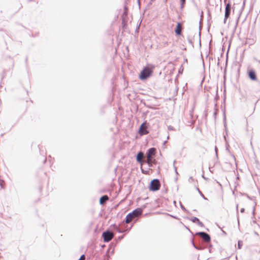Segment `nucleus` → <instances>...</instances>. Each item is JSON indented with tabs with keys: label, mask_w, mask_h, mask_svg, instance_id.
Returning a JSON list of instances; mask_svg holds the SVG:
<instances>
[{
	"label": "nucleus",
	"mask_w": 260,
	"mask_h": 260,
	"mask_svg": "<svg viewBox=\"0 0 260 260\" xmlns=\"http://www.w3.org/2000/svg\"><path fill=\"white\" fill-rule=\"evenodd\" d=\"M192 111H193L192 110L191 111H190V116H191V117H192V114L191 113V112H192Z\"/></svg>",
	"instance_id": "obj_58"
},
{
	"label": "nucleus",
	"mask_w": 260,
	"mask_h": 260,
	"mask_svg": "<svg viewBox=\"0 0 260 260\" xmlns=\"http://www.w3.org/2000/svg\"><path fill=\"white\" fill-rule=\"evenodd\" d=\"M191 244H192V246H193V247L196 249H198V248H197V246H198V245L194 243V241H193V239H191Z\"/></svg>",
	"instance_id": "obj_29"
},
{
	"label": "nucleus",
	"mask_w": 260,
	"mask_h": 260,
	"mask_svg": "<svg viewBox=\"0 0 260 260\" xmlns=\"http://www.w3.org/2000/svg\"><path fill=\"white\" fill-rule=\"evenodd\" d=\"M223 121H224V130H225V134H224L223 137H224L225 141L226 142V136L228 135V132L226 123V115H225V112H224V113H223Z\"/></svg>",
	"instance_id": "obj_9"
},
{
	"label": "nucleus",
	"mask_w": 260,
	"mask_h": 260,
	"mask_svg": "<svg viewBox=\"0 0 260 260\" xmlns=\"http://www.w3.org/2000/svg\"><path fill=\"white\" fill-rule=\"evenodd\" d=\"M196 189L198 190L200 195L203 198V199H204L205 200H208L207 198L205 197V196L203 194V193L201 191L198 187H196Z\"/></svg>",
	"instance_id": "obj_20"
},
{
	"label": "nucleus",
	"mask_w": 260,
	"mask_h": 260,
	"mask_svg": "<svg viewBox=\"0 0 260 260\" xmlns=\"http://www.w3.org/2000/svg\"><path fill=\"white\" fill-rule=\"evenodd\" d=\"M145 208V206H143L142 207L137 208L129 212L127 214L125 219L123 220L122 222H125V223H128L132 219L136 216H138L143 213V209Z\"/></svg>",
	"instance_id": "obj_2"
},
{
	"label": "nucleus",
	"mask_w": 260,
	"mask_h": 260,
	"mask_svg": "<svg viewBox=\"0 0 260 260\" xmlns=\"http://www.w3.org/2000/svg\"><path fill=\"white\" fill-rule=\"evenodd\" d=\"M196 235L201 236L205 242H209L211 241V236L205 232H198L196 233Z\"/></svg>",
	"instance_id": "obj_6"
},
{
	"label": "nucleus",
	"mask_w": 260,
	"mask_h": 260,
	"mask_svg": "<svg viewBox=\"0 0 260 260\" xmlns=\"http://www.w3.org/2000/svg\"><path fill=\"white\" fill-rule=\"evenodd\" d=\"M109 199V198L107 195H103L100 198L99 203L101 205L103 206Z\"/></svg>",
	"instance_id": "obj_10"
},
{
	"label": "nucleus",
	"mask_w": 260,
	"mask_h": 260,
	"mask_svg": "<svg viewBox=\"0 0 260 260\" xmlns=\"http://www.w3.org/2000/svg\"><path fill=\"white\" fill-rule=\"evenodd\" d=\"M215 154L217 159H218V153H217V147H215Z\"/></svg>",
	"instance_id": "obj_36"
},
{
	"label": "nucleus",
	"mask_w": 260,
	"mask_h": 260,
	"mask_svg": "<svg viewBox=\"0 0 260 260\" xmlns=\"http://www.w3.org/2000/svg\"><path fill=\"white\" fill-rule=\"evenodd\" d=\"M224 3L225 4V9H231V4L229 3H226V0H224Z\"/></svg>",
	"instance_id": "obj_18"
},
{
	"label": "nucleus",
	"mask_w": 260,
	"mask_h": 260,
	"mask_svg": "<svg viewBox=\"0 0 260 260\" xmlns=\"http://www.w3.org/2000/svg\"><path fill=\"white\" fill-rule=\"evenodd\" d=\"M102 237L103 239V241L105 243H107L112 240L114 237V235L109 230H107L103 232Z\"/></svg>",
	"instance_id": "obj_5"
},
{
	"label": "nucleus",
	"mask_w": 260,
	"mask_h": 260,
	"mask_svg": "<svg viewBox=\"0 0 260 260\" xmlns=\"http://www.w3.org/2000/svg\"><path fill=\"white\" fill-rule=\"evenodd\" d=\"M167 140L165 141L164 142V143H163V145H166V144L167 143Z\"/></svg>",
	"instance_id": "obj_56"
},
{
	"label": "nucleus",
	"mask_w": 260,
	"mask_h": 260,
	"mask_svg": "<svg viewBox=\"0 0 260 260\" xmlns=\"http://www.w3.org/2000/svg\"><path fill=\"white\" fill-rule=\"evenodd\" d=\"M180 8L181 9H182L184 8V5L185 4L186 0H180Z\"/></svg>",
	"instance_id": "obj_21"
},
{
	"label": "nucleus",
	"mask_w": 260,
	"mask_h": 260,
	"mask_svg": "<svg viewBox=\"0 0 260 260\" xmlns=\"http://www.w3.org/2000/svg\"><path fill=\"white\" fill-rule=\"evenodd\" d=\"M202 177L205 180H208L209 179L208 178L206 177L204 174L202 175Z\"/></svg>",
	"instance_id": "obj_43"
},
{
	"label": "nucleus",
	"mask_w": 260,
	"mask_h": 260,
	"mask_svg": "<svg viewBox=\"0 0 260 260\" xmlns=\"http://www.w3.org/2000/svg\"><path fill=\"white\" fill-rule=\"evenodd\" d=\"M184 62H187V58H184Z\"/></svg>",
	"instance_id": "obj_64"
},
{
	"label": "nucleus",
	"mask_w": 260,
	"mask_h": 260,
	"mask_svg": "<svg viewBox=\"0 0 260 260\" xmlns=\"http://www.w3.org/2000/svg\"><path fill=\"white\" fill-rule=\"evenodd\" d=\"M155 0H150L148 4L147 5V7H149Z\"/></svg>",
	"instance_id": "obj_41"
},
{
	"label": "nucleus",
	"mask_w": 260,
	"mask_h": 260,
	"mask_svg": "<svg viewBox=\"0 0 260 260\" xmlns=\"http://www.w3.org/2000/svg\"><path fill=\"white\" fill-rule=\"evenodd\" d=\"M244 6H245V1H244L243 3V6H242V8H244Z\"/></svg>",
	"instance_id": "obj_61"
},
{
	"label": "nucleus",
	"mask_w": 260,
	"mask_h": 260,
	"mask_svg": "<svg viewBox=\"0 0 260 260\" xmlns=\"http://www.w3.org/2000/svg\"><path fill=\"white\" fill-rule=\"evenodd\" d=\"M245 212V209L244 208H242L240 210V212L243 213Z\"/></svg>",
	"instance_id": "obj_46"
},
{
	"label": "nucleus",
	"mask_w": 260,
	"mask_h": 260,
	"mask_svg": "<svg viewBox=\"0 0 260 260\" xmlns=\"http://www.w3.org/2000/svg\"><path fill=\"white\" fill-rule=\"evenodd\" d=\"M127 20H126V18H123L122 20V22H121V24H122V28L123 29H125L127 27Z\"/></svg>",
	"instance_id": "obj_17"
},
{
	"label": "nucleus",
	"mask_w": 260,
	"mask_h": 260,
	"mask_svg": "<svg viewBox=\"0 0 260 260\" xmlns=\"http://www.w3.org/2000/svg\"><path fill=\"white\" fill-rule=\"evenodd\" d=\"M186 219L191 221L193 223H197V222L200 220L198 217H186Z\"/></svg>",
	"instance_id": "obj_16"
},
{
	"label": "nucleus",
	"mask_w": 260,
	"mask_h": 260,
	"mask_svg": "<svg viewBox=\"0 0 260 260\" xmlns=\"http://www.w3.org/2000/svg\"><path fill=\"white\" fill-rule=\"evenodd\" d=\"M85 259V255L84 254H82L78 260H83Z\"/></svg>",
	"instance_id": "obj_31"
},
{
	"label": "nucleus",
	"mask_w": 260,
	"mask_h": 260,
	"mask_svg": "<svg viewBox=\"0 0 260 260\" xmlns=\"http://www.w3.org/2000/svg\"><path fill=\"white\" fill-rule=\"evenodd\" d=\"M231 9H225L224 18L223 20V23H226V20L230 17L231 14Z\"/></svg>",
	"instance_id": "obj_13"
},
{
	"label": "nucleus",
	"mask_w": 260,
	"mask_h": 260,
	"mask_svg": "<svg viewBox=\"0 0 260 260\" xmlns=\"http://www.w3.org/2000/svg\"><path fill=\"white\" fill-rule=\"evenodd\" d=\"M179 204L180 208L183 211H185L187 214H190L189 211L185 208V207L182 204L181 202H179Z\"/></svg>",
	"instance_id": "obj_19"
},
{
	"label": "nucleus",
	"mask_w": 260,
	"mask_h": 260,
	"mask_svg": "<svg viewBox=\"0 0 260 260\" xmlns=\"http://www.w3.org/2000/svg\"><path fill=\"white\" fill-rule=\"evenodd\" d=\"M229 257L221 259V260H229Z\"/></svg>",
	"instance_id": "obj_53"
},
{
	"label": "nucleus",
	"mask_w": 260,
	"mask_h": 260,
	"mask_svg": "<svg viewBox=\"0 0 260 260\" xmlns=\"http://www.w3.org/2000/svg\"><path fill=\"white\" fill-rule=\"evenodd\" d=\"M214 111H218L217 104H215V105H214Z\"/></svg>",
	"instance_id": "obj_44"
},
{
	"label": "nucleus",
	"mask_w": 260,
	"mask_h": 260,
	"mask_svg": "<svg viewBox=\"0 0 260 260\" xmlns=\"http://www.w3.org/2000/svg\"><path fill=\"white\" fill-rule=\"evenodd\" d=\"M144 153L142 151H139L136 155V159L138 163L142 164Z\"/></svg>",
	"instance_id": "obj_8"
},
{
	"label": "nucleus",
	"mask_w": 260,
	"mask_h": 260,
	"mask_svg": "<svg viewBox=\"0 0 260 260\" xmlns=\"http://www.w3.org/2000/svg\"><path fill=\"white\" fill-rule=\"evenodd\" d=\"M222 233H223L224 235H226V233L225 231H224L223 230H222Z\"/></svg>",
	"instance_id": "obj_55"
},
{
	"label": "nucleus",
	"mask_w": 260,
	"mask_h": 260,
	"mask_svg": "<svg viewBox=\"0 0 260 260\" xmlns=\"http://www.w3.org/2000/svg\"><path fill=\"white\" fill-rule=\"evenodd\" d=\"M123 9H124V11H123V15H126L127 13H128V8H127V7L126 6V5H124V7H123Z\"/></svg>",
	"instance_id": "obj_24"
},
{
	"label": "nucleus",
	"mask_w": 260,
	"mask_h": 260,
	"mask_svg": "<svg viewBox=\"0 0 260 260\" xmlns=\"http://www.w3.org/2000/svg\"><path fill=\"white\" fill-rule=\"evenodd\" d=\"M4 185H5V181L3 180L0 179V186L2 188H4Z\"/></svg>",
	"instance_id": "obj_26"
},
{
	"label": "nucleus",
	"mask_w": 260,
	"mask_h": 260,
	"mask_svg": "<svg viewBox=\"0 0 260 260\" xmlns=\"http://www.w3.org/2000/svg\"><path fill=\"white\" fill-rule=\"evenodd\" d=\"M219 64H220V62H219V57H218V62H217V66H219Z\"/></svg>",
	"instance_id": "obj_51"
},
{
	"label": "nucleus",
	"mask_w": 260,
	"mask_h": 260,
	"mask_svg": "<svg viewBox=\"0 0 260 260\" xmlns=\"http://www.w3.org/2000/svg\"><path fill=\"white\" fill-rule=\"evenodd\" d=\"M175 162H176V160H174L173 162V167H174V169L175 170H176V169H177V167L175 165Z\"/></svg>",
	"instance_id": "obj_45"
},
{
	"label": "nucleus",
	"mask_w": 260,
	"mask_h": 260,
	"mask_svg": "<svg viewBox=\"0 0 260 260\" xmlns=\"http://www.w3.org/2000/svg\"><path fill=\"white\" fill-rule=\"evenodd\" d=\"M156 152V149L155 148L151 147L149 148L146 152V155L149 156H154Z\"/></svg>",
	"instance_id": "obj_12"
},
{
	"label": "nucleus",
	"mask_w": 260,
	"mask_h": 260,
	"mask_svg": "<svg viewBox=\"0 0 260 260\" xmlns=\"http://www.w3.org/2000/svg\"><path fill=\"white\" fill-rule=\"evenodd\" d=\"M174 31L176 34V36H181L182 35V32L181 31V23L178 22L175 28Z\"/></svg>",
	"instance_id": "obj_11"
},
{
	"label": "nucleus",
	"mask_w": 260,
	"mask_h": 260,
	"mask_svg": "<svg viewBox=\"0 0 260 260\" xmlns=\"http://www.w3.org/2000/svg\"><path fill=\"white\" fill-rule=\"evenodd\" d=\"M209 247H210V248H209V252H211V248H212V245H210Z\"/></svg>",
	"instance_id": "obj_50"
},
{
	"label": "nucleus",
	"mask_w": 260,
	"mask_h": 260,
	"mask_svg": "<svg viewBox=\"0 0 260 260\" xmlns=\"http://www.w3.org/2000/svg\"><path fill=\"white\" fill-rule=\"evenodd\" d=\"M160 187V183L158 179H152L148 186V188L150 191L155 192L159 190Z\"/></svg>",
	"instance_id": "obj_3"
},
{
	"label": "nucleus",
	"mask_w": 260,
	"mask_h": 260,
	"mask_svg": "<svg viewBox=\"0 0 260 260\" xmlns=\"http://www.w3.org/2000/svg\"><path fill=\"white\" fill-rule=\"evenodd\" d=\"M127 14L128 13H127L126 15H123V13L121 15V19L122 20L123 18H126V20H127Z\"/></svg>",
	"instance_id": "obj_33"
},
{
	"label": "nucleus",
	"mask_w": 260,
	"mask_h": 260,
	"mask_svg": "<svg viewBox=\"0 0 260 260\" xmlns=\"http://www.w3.org/2000/svg\"><path fill=\"white\" fill-rule=\"evenodd\" d=\"M219 99V96L218 95V87H217V89H216V95H215V96L214 98V101H217V100H218Z\"/></svg>",
	"instance_id": "obj_25"
},
{
	"label": "nucleus",
	"mask_w": 260,
	"mask_h": 260,
	"mask_svg": "<svg viewBox=\"0 0 260 260\" xmlns=\"http://www.w3.org/2000/svg\"><path fill=\"white\" fill-rule=\"evenodd\" d=\"M147 164H148V166L149 167H153V165L152 164V162L151 161H147Z\"/></svg>",
	"instance_id": "obj_37"
},
{
	"label": "nucleus",
	"mask_w": 260,
	"mask_h": 260,
	"mask_svg": "<svg viewBox=\"0 0 260 260\" xmlns=\"http://www.w3.org/2000/svg\"><path fill=\"white\" fill-rule=\"evenodd\" d=\"M217 111H214V112L213 113V116H214L215 120L216 119V117H217Z\"/></svg>",
	"instance_id": "obj_34"
},
{
	"label": "nucleus",
	"mask_w": 260,
	"mask_h": 260,
	"mask_svg": "<svg viewBox=\"0 0 260 260\" xmlns=\"http://www.w3.org/2000/svg\"><path fill=\"white\" fill-rule=\"evenodd\" d=\"M188 41L190 44H191L192 46H193V43L192 41L188 38Z\"/></svg>",
	"instance_id": "obj_40"
},
{
	"label": "nucleus",
	"mask_w": 260,
	"mask_h": 260,
	"mask_svg": "<svg viewBox=\"0 0 260 260\" xmlns=\"http://www.w3.org/2000/svg\"><path fill=\"white\" fill-rule=\"evenodd\" d=\"M216 183H218L219 184V185L220 186V187L221 188H222V185L221 184V183L220 182H219L218 181H217V180H215Z\"/></svg>",
	"instance_id": "obj_47"
},
{
	"label": "nucleus",
	"mask_w": 260,
	"mask_h": 260,
	"mask_svg": "<svg viewBox=\"0 0 260 260\" xmlns=\"http://www.w3.org/2000/svg\"><path fill=\"white\" fill-rule=\"evenodd\" d=\"M224 51V49L223 48H222V52H221V54H220V57H222V55H223V51Z\"/></svg>",
	"instance_id": "obj_48"
},
{
	"label": "nucleus",
	"mask_w": 260,
	"mask_h": 260,
	"mask_svg": "<svg viewBox=\"0 0 260 260\" xmlns=\"http://www.w3.org/2000/svg\"><path fill=\"white\" fill-rule=\"evenodd\" d=\"M37 35H38V33H36L35 34H32L31 36L32 37H35L37 36Z\"/></svg>",
	"instance_id": "obj_49"
},
{
	"label": "nucleus",
	"mask_w": 260,
	"mask_h": 260,
	"mask_svg": "<svg viewBox=\"0 0 260 260\" xmlns=\"http://www.w3.org/2000/svg\"><path fill=\"white\" fill-rule=\"evenodd\" d=\"M146 156H147V161H151L152 160H153L151 156H149V155H146Z\"/></svg>",
	"instance_id": "obj_35"
},
{
	"label": "nucleus",
	"mask_w": 260,
	"mask_h": 260,
	"mask_svg": "<svg viewBox=\"0 0 260 260\" xmlns=\"http://www.w3.org/2000/svg\"><path fill=\"white\" fill-rule=\"evenodd\" d=\"M111 226H113L114 227V229L115 231H116L118 233H123L125 232H128L129 229H126L124 230H122L119 229L118 226L116 225L115 224H112Z\"/></svg>",
	"instance_id": "obj_14"
},
{
	"label": "nucleus",
	"mask_w": 260,
	"mask_h": 260,
	"mask_svg": "<svg viewBox=\"0 0 260 260\" xmlns=\"http://www.w3.org/2000/svg\"><path fill=\"white\" fill-rule=\"evenodd\" d=\"M248 76L252 81L257 80V76L255 70L253 69H249L247 71Z\"/></svg>",
	"instance_id": "obj_7"
},
{
	"label": "nucleus",
	"mask_w": 260,
	"mask_h": 260,
	"mask_svg": "<svg viewBox=\"0 0 260 260\" xmlns=\"http://www.w3.org/2000/svg\"><path fill=\"white\" fill-rule=\"evenodd\" d=\"M226 143H227V141L226 142ZM229 146V145H228V144H226V149L227 150H228V151H229V149H228Z\"/></svg>",
	"instance_id": "obj_52"
},
{
	"label": "nucleus",
	"mask_w": 260,
	"mask_h": 260,
	"mask_svg": "<svg viewBox=\"0 0 260 260\" xmlns=\"http://www.w3.org/2000/svg\"><path fill=\"white\" fill-rule=\"evenodd\" d=\"M197 245H198L197 246V248H199V249H196L197 250H204L205 248V247L203 245H202V244H198Z\"/></svg>",
	"instance_id": "obj_22"
},
{
	"label": "nucleus",
	"mask_w": 260,
	"mask_h": 260,
	"mask_svg": "<svg viewBox=\"0 0 260 260\" xmlns=\"http://www.w3.org/2000/svg\"><path fill=\"white\" fill-rule=\"evenodd\" d=\"M124 235H122V236H120L118 237L117 239H116V243L121 241L124 238ZM116 244V243L113 244V243H111L110 244L109 249L111 248V247L114 248Z\"/></svg>",
	"instance_id": "obj_15"
},
{
	"label": "nucleus",
	"mask_w": 260,
	"mask_h": 260,
	"mask_svg": "<svg viewBox=\"0 0 260 260\" xmlns=\"http://www.w3.org/2000/svg\"><path fill=\"white\" fill-rule=\"evenodd\" d=\"M210 50H209V51H208V54H207V56H206V57H207L209 56V53H210Z\"/></svg>",
	"instance_id": "obj_62"
},
{
	"label": "nucleus",
	"mask_w": 260,
	"mask_h": 260,
	"mask_svg": "<svg viewBox=\"0 0 260 260\" xmlns=\"http://www.w3.org/2000/svg\"><path fill=\"white\" fill-rule=\"evenodd\" d=\"M149 124L146 120L144 121L140 126L139 133L141 136L146 135L149 133L148 127Z\"/></svg>",
	"instance_id": "obj_4"
},
{
	"label": "nucleus",
	"mask_w": 260,
	"mask_h": 260,
	"mask_svg": "<svg viewBox=\"0 0 260 260\" xmlns=\"http://www.w3.org/2000/svg\"><path fill=\"white\" fill-rule=\"evenodd\" d=\"M151 162H152V165H156L157 164V161L155 159H153Z\"/></svg>",
	"instance_id": "obj_39"
},
{
	"label": "nucleus",
	"mask_w": 260,
	"mask_h": 260,
	"mask_svg": "<svg viewBox=\"0 0 260 260\" xmlns=\"http://www.w3.org/2000/svg\"><path fill=\"white\" fill-rule=\"evenodd\" d=\"M184 227L186 229H187L189 232V233L191 234V235L192 236H194V234H193V232L190 231V230L189 229V228L188 226H187L186 225H184Z\"/></svg>",
	"instance_id": "obj_30"
},
{
	"label": "nucleus",
	"mask_w": 260,
	"mask_h": 260,
	"mask_svg": "<svg viewBox=\"0 0 260 260\" xmlns=\"http://www.w3.org/2000/svg\"><path fill=\"white\" fill-rule=\"evenodd\" d=\"M245 195L247 197V198L248 199H249V200H254V197H251L249 196L248 194H245Z\"/></svg>",
	"instance_id": "obj_32"
},
{
	"label": "nucleus",
	"mask_w": 260,
	"mask_h": 260,
	"mask_svg": "<svg viewBox=\"0 0 260 260\" xmlns=\"http://www.w3.org/2000/svg\"><path fill=\"white\" fill-rule=\"evenodd\" d=\"M228 54H226V64H227V63H228Z\"/></svg>",
	"instance_id": "obj_59"
},
{
	"label": "nucleus",
	"mask_w": 260,
	"mask_h": 260,
	"mask_svg": "<svg viewBox=\"0 0 260 260\" xmlns=\"http://www.w3.org/2000/svg\"><path fill=\"white\" fill-rule=\"evenodd\" d=\"M183 66L181 65L178 70V74H182L183 73Z\"/></svg>",
	"instance_id": "obj_27"
},
{
	"label": "nucleus",
	"mask_w": 260,
	"mask_h": 260,
	"mask_svg": "<svg viewBox=\"0 0 260 260\" xmlns=\"http://www.w3.org/2000/svg\"><path fill=\"white\" fill-rule=\"evenodd\" d=\"M154 68V66L152 64H148L147 66L144 67L139 74V79L142 81L148 79L152 75Z\"/></svg>",
	"instance_id": "obj_1"
},
{
	"label": "nucleus",
	"mask_w": 260,
	"mask_h": 260,
	"mask_svg": "<svg viewBox=\"0 0 260 260\" xmlns=\"http://www.w3.org/2000/svg\"><path fill=\"white\" fill-rule=\"evenodd\" d=\"M168 129L169 131H173L174 129V127L171 125L168 126Z\"/></svg>",
	"instance_id": "obj_38"
},
{
	"label": "nucleus",
	"mask_w": 260,
	"mask_h": 260,
	"mask_svg": "<svg viewBox=\"0 0 260 260\" xmlns=\"http://www.w3.org/2000/svg\"><path fill=\"white\" fill-rule=\"evenodd\" d=\"M171 216L172 217H173L174 218H175V219H178V217L177 216H176L171 215Z\"/></svg>",
	"instance_id": "obj_54"
},
{
	"label": "nucleus",
	"mask_w": 260,
	"mask_h": 260,
	"mask_svg": "<svg viewBox=\"0 0 260 260\" xmlns=\"http://www.w3.org/2000/svg\"><path fill=\"white\" fill-rule=\"evenodd\" d=\"M139 7H140V0H137Z\"/></svg>",
	"instance_id": "obj_60"
},
{
	"label": "nucleus",
	"mask_w": 260,
	"mask_h": 260,
	"mask_svg": "<svg viewBox=\"0 0 260 260\" xmlns=\"http://www.w3.org/2000/svg\"><path fill=\"white\" fill-rule=\"evenodd\" d=\"M193 180H194V179L192 177H191V176L189 177V179H188L189 182H192V181H193Z\"/></svg>",
	"instance_id": "obj_42"
},
{
	"label": "nucleus",
	"mask_w": 260,
	"mask_h": 260,
	"mask_svg": "<svg viewBox=\"0 0 260 260\" xmlns=\"http://www.w3.org/2000/svg\"><path fill=\"white\" fill-rule=\"evenodd\" d=\"M236 210H237V211L238 212V204L236 206Z\"/></svg>",
	"instance_id": "obj_63"
},
{
	"label": "nucleus",
	"mask_w": 260,
	"mask_h": 260,
	"mask_svg": "<svg viewBox=\"0 0 260 260\" xmlns=\"http://www.w3.org/2000/svg\"><path fill=\"white\" fill-rule=\"evenodd\" d=\"M175 174H176L177 175H178V172H177V169H176V170H175Z\"/></svg>",
	"instance_id": "obj_57"
},
{
	"label": "nucleus",
	"mask_w": 260,
	"mask_h": 260,
	"mask_svg": "<svg viewBox=\"0 0 260 260\" xmlns=\"http://www.w3.org/2000/svg\"><path fill=\"white\" fill-rule=\"evenodd\" d=\"M197 224H198L199 226H201V227H204V223H203L202 221H201L200 220L197 222Z\"/></svg>",
	"instance_id": "obj_28"
},
{
	"label": "nucleus",
	"mask_w": 260,
	"mask_h": 260,
	"mask_svg": "<svg viewBox=\"0 0 260 260\" xmlns=\"http://www.w3.org/2000/svg\"><path fill=\"white\" fill-rule=\"evenodd\" d=\"M243 246V242L242 241L239 240L238 242V248L241 249Z\"/></svg>",
	"instance_id": "obj_23"
}]
</instances>
